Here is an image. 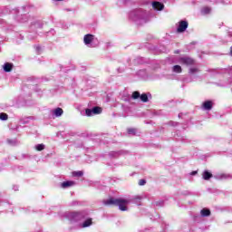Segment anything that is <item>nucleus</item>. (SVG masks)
<instances>
[{"mask_svg": "<svg viewBox=\"0 0 232 232\" xmlns=\"http://www.w3.org/2000/svg\"><path fill=\"white\" fill-rule=\"evenodd\" d=\"M197 72H198L197 68H190L188 73L193 74V73H197Z\"/></svg>", "mask_w": 232, "mask_h": 232, "instance_id": "23", "label": "nucleus"}, {"mask_svg": "<svg viewBox=\"0 0 232 232\" xmlns=\"http://www.w3.org/2000/svg\"><path fill=\"white\" fill-rule=\"evenodd\" d=\"M72 217L75 218V220H81V218H84V216L81 212L73 213Z\"/></svg>", "mask_w": 232, "mask_h": 232, "instance_id": "16", "label": "nucleus"}, {"mask_svg": "<svg viewBox=\"0 0 232 232\" xmlns=\"http://www.w3.org/2000/svg\"><path fill=\"white\" fill-rule=\"evenodd\" d=\"M85 114L87 115V117H92V115H93V111L92 109H86Z\"/></svg>", "mask_w": 232, "mask_h": 232, "instance_id": "22", "label": "nucleus"}, {"mask_svg": "<svg viewBox=\"0 0 232 232\" xmlns=\"http://www.w3.org/2000/svg\"><path fill=\"white\" fill-rule=\"evenodd\" d=\"M172 72H174V73H182V67L180 65H174Z\"/></svg>", "mask_w": 232, "mask_h": 232, "instance_id": "14", "label": "nucleus"}, {"mask_svg": "<svg viewBox=\"0 0 232 232\" xmlns=\"http://www.w3.org/2000/svg\"><path fill=\"white\" fill-rule=\"evenodd\" d=\"M128 133L135 135V129H128Z\"/></svg>", "mask_w": 232, "mask_h": 232, "instance_id": "25", "label": "nucleus"}, {"mask_svg": "<svg viewBox=\"0 0 232 232\" xmlns=\"http://www.w3.org/2000/svg\"><path fill=\"white\" fill-rule=\"evenodd\" d=\"M82 175H84V173L81 170L72 172V177H82Z\"/></svg>", "mask_w": 232, "mask_h": 232, "instance_id": "20", "label": "nucleus"}, {"mask_svg": "<svg viewBox=\"0 0 232 232\" xmlns=\"http://www.w3.org/2000/svg\"><path fill=\"white\" fill-rule=\"evenodd\" d=\"M202 108L204 110H207V111H210V110H213V102L211 101H206L202 103Z\"/></svg>", "mask_w": 232, "mask_h": 232, "instance_id": "5", "label": "nucleus"}, {"mask_svg": "<svg viewBox=\"0 0 232 232\" xmlns=\"http://www.w3.org/2000/svg\"><path fill=\"white\" fill-rule=\"evenodd\" d=\"M53 113H54L55 117H61V115H63V113H64V111H63V109L58 107L53 111Z\"/></svg>", "mask_w": 232, "mask_h": 232, "instance_id": "15", "label": "nucleus"}, {"mask_svg": "<svg viewBox=\"0 0 232 232\" xmlns=\"http://www.w3.org/2000/svg\"><path fill=\"white\" fill-rule=\"evenodd\" d=\"M131 97H132V99L137 100V99H139L140 97V92L135 91V92H132V96Z\"/></svg>", "mask_w": 232, "mask_h": 232, "instance_id": "19", "label": "nucleus"}, {"mask_svg": "<svg viewBox=\"0 0 232 232\" xmlns=\"http://www.w3.org/2000/svg\"><path fill=\"white\" fill-rule=\"evenodd\" d=\"M35 150L36 151H43V150H44V144H38L35 146Z\"/></svg>", "mask_w": 232, "mask_h": 232, "instance_id": "21", "label": "nucleus"}, {"mask_svg": "<svg viewBox=\"0 0 232 232\" xmlns=\"http://www.w3.org/2000/svg\"><path fill=\"white\" fill-rule=\"evenodd\" d=\"M180 64H185V66H193L195 64V60L188 56H184L179 58Z\"/></svg>", "mask_w": 232, "mask_h": 232, "instance_id": "2", "label": "nucleus"}, {"mask_svg": "<svg viewBox=\"0 0 232 232\" xmlns=\"http://www.w3.org/2000/svg\"><path fill=\"white\" fill-rule=\"evenodd\" d=\"M146 184V179H140L139 180V186H145Z\"/></svg>", "mask_w": 232, "mask_h": 232, "instance_id": "24", "label": "nucleus"}, {"mask_svg": "<svg viewBox=\"0 0 232 232\" xmlns=\"http://www.w3.org/2000/svg\"><path fill=\"white\" fill-rule=\"evenodd\" d=\"M152 7L154 8V10H158L160 12L164 10V4L155 1V2H152Z\"/></svg>", "mask_w": 232, "mask_h": 232, "instance_id": "6", "label": "nucleus"}, {"mask_svg": "<svg viewBox=\"0 0 232 232\" xmlns=\"http://www.w3.org/2000/svg\"><path fill=\"white\" fill-rule=\"evenodd\" d=\"M188 26H189V24L188 21L181 20L179 22V26L177 28V33L178 34H182L184 33L185 30H188Z\"/></svg>", "mask_w": 232, "mask_h": 232, "instance_id": "3", "label": "nucleus"}, {"mask_svg": "<svg viewBox=\"0 0 232 232\" xmlns=\"http://www.w3.org/2000/svg\"><path fill=\"white\" fill-rule=\"evenodd\" d=\"M191 175H197V171H192Z\"/></svg>", "mask_w": 232, "mask_h": 232, "instance_id": "27", "label": "nucleus"}, {"mask_svg": "<svg viewBox=\"0 0 232 232\" xmlns=\"http://www.w3.org/2000/svg\"><path fill=\"white\" fill-rule=\"evenodd\" d=\"M0 120L1 121H8V114H6L5 112H1L0 113Z\"/></svg>", "mask_w": 232, "mask_h": 232, "instance_id": "18", "label": "nucleus"}, {"mask_svg": "<svg viewBox=\"0 0 232 232\" xmlns=\"http://www.w3.org/2000/svg\"><path fill=\"white\" fill-rule=\"evenodd\" d=\"M103 204L104 206H118L121 211H128L127 206L130 204V200L110 198L109 199L103 201Z\"/></svg>", "mask_w": 232, "mask_h": 232, "instance_id": "1", "label": "nucleus"}, {"mask_svg": "<svg viewBox=\"0 0 232 232\" xmlns=\"http://www.w3.org/2000/svg\"><path fill=\"white\" fill-rule=\"evenodd\" d=\"M14 68V63H5L4 64V71L10 72H12V69Z\"/></svg>", "mask_w": 232, "mask_h": 232, "instance_id": "7", "label": "nucleus"}, {"mask_svg": "<svg viewBox=\"0 0 232 232\" xmlns=\"http://www.w3.org/2000/svg\"><path fill=\"white\" fill-rule=\"evenodd\" d=\"M92 113L94 115H101V113H102V108H101L99 106L92 108Z\"/></svg>", "mask_w": 232, "mask_h": 232, "instance_id": "12", "label": "nucleus"}, {"mask_svg": "<svg viewBox=\"0 0 232 232\" xmlns=\"http://www.w3.org/2000/svg\"><path fill=\"white\" fill-rule=\"evenodd\" d=\"M56 1H63V0H56Z\"/></svg>", "mask_w": 232, "mask_h": 232, "instance_id": "30", "label": "nucleus"}, {"mask_svg": "<svg viewBox=\"0 0 232 232\" xmlns=\"http://www.w3.org/2000/svg\"><path fill=\"white\" fill-rule=\"evenodd\" d=\"M74 185H75L74 181H63L61 186L64 189L66 188H70V187L74 186Z\"/></svg>", "mask_w": 232, "mask_h": 232, "instance_id": "9", "label": "nucleus"}, {"mask_svg": "<svg viewBox=\"0 0 232 232\" xmlns=\"http://www.w3.org/2000/svg\"><path fill=\"white\" fill-rule=\"evenodd\" d=\"M204 180H209V179H213V174L208 170H205L202 174Z\"/></svg>", "mask_w": 232, "mask_h": 232, "instance_id": "8", "label": "nucleus"}, {"mask_svg": "<svg viewBox=\"0 0 232 232\" xmlns=\"http://www.w3.org/2000/svg\"><path fill=\"white\" fill-rule=\"evenodd\" d=\"M175 53H179V51H175Z\"/></svg>", "mask_w": 232, "mask_h": 232, "instance_id": "29", "label": "nucleus"}, {"mask_svg": "<svg viewBox=\"0 0 232 232\" xmlns=\"http://www.w3.org/2000/svg\"><path fill=\"white\" fill-rule=\"evenodd\" d=\"M202 15H208V14H211V7L209 6H204L201 9Z\"/></svg>", "mask_w": 232, "mask_h": 232, "instance_id": "11", "label": "nucleus"}, {"mask_svg": "<svg viewBox=\"0 0 232 232\" xmlns=\"http://www.w3.org/2000/svg\"><path fill=\"white\" fill-rule=\"evenodd\" d=\"M201 217H209L211 215V210L209 208H203L200 211Z\"/></svg>", "mask_w": 232, "mask_h": 232, "instance_id": "10", "label": "nucleus"}, {"mask_svg": "<svg viewBox=\"0 0 232 232\" xmlns=\"http://www.w3.org/2000/svg\"><path fill=\"white\" fill-rule=\"evenodd\" d=\"M94 36L93 34H85L83 37V43L84 44H92L93 43Z\"/></svg>", "mask_w": 232, "mask_h": 232, "instance_id": "4", "label": "nucleus"}, {"mask_svg": "<svg viewBox=\"0 0 232 232\" xmlns=\"http://www.w3.org/2000/svg\"><path fill=\"white\" fill-rule=\"evenodd\" d=\"M135 198H138L139 200H140L142 198L140 196H137Z\"/></svg>", "mask_w": 232, "mask_h": 232, "instance_id": "26", "label": "nucleus"}, {"mask_svg": "<svg viewBox=\"0 0 232 232\" xmlns=\"http://www.w3.org/2000/svg\"><path fill=\"white\" fill-rule=\"evenodd\" d=\"M230 55H231V57H232V49H231V51H230Z\"/></svg>", "mask_w": 232, "mask_h": 232, "instance_id": "28", "label": "nucleus"}, {"mask_svg": "<svg viewBox=\"0 0 232 232\" xmlns=\"http://www.w3.org/2000/svg\"><path fill=\"white\" fill-rule=\"evenodd\" d=\"M92 224H93V221L92 218H88L86 219L82 225V227H90V226H92Z\"/></svg>", "mask_w": 232, "mask_h": 232, "instance_id": "13", "label": "nucleus"}, {"mask_svg": "<svg viewBox=\"0 0 232 232\" xmlns=\"http://www.w3.org/2000/svg\"><path fill=\"white\" fill-rule=\"evenodd\" d=\"M140 99L142 102H148V101H149L148 94L143 93V94L140 95Z\"/></svg>", "mask_w": 232, "mask_h": 232, "instance_id": "17", "label": "nucleus"}]
</instances>
